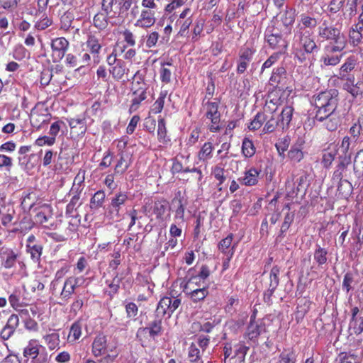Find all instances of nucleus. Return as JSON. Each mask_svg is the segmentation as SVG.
<instances>
[{"label":"nucleus","mask_w":363,"mask_h":363,"mask_svg":"<svg viewBox=\"0 0 363 363\" xmlns=\"http://www.w3.org/2000/svg\"><path fill=\"white\" fill-rule=\"evenodd\" d=\"M131 164V155L129 153H123L121 159L116 167V171L118 173H123Z\"/></svg>","instance_id":"obj_35"},{"label":"nucleus","mask_w":363,"mask_h":363,"mask_svg":"<svg viewBox=\"0 0 363 363\" xmlns=\"http://www.w3.org/2000/svg\"><path fill=\"white\" fill-rule=\"evenodd\" d=\"M192 23V19L191 17H188L184 20H180L178 19L177 21V24H179L180 26V30L179 31V33L181 35H183L184 33L189 28V26Z\"/></svg>","instance_id":"obj_57"},{"label":"nucleus","mask_w":363,"mask_h":363,"mask_svg":"<svg viewBox=\"0 0 363 363\" xmlns=\"http://www.w3.org/2000/svg\"><path fill=\"white\" fill-rule=\"evenodd\" d=\"M294 354L292 352H284L280 354L278 363H294Z\"/></svg>","instance_id":"obj_63"},{"label":"nucleus","mask_w":363,"mask_h":363,"mask_svg":"<svg viewBox=\"0 0 363 363\" xmlns=\"http://www.w3.org/2000/svg\"><path fill=\"white\" fill-rule=\"evenodd\" d=\"M337 153V145L335 143H330L327 148L323 150L321 163L324 167L328 168L331 166Z\"/></svg>","instance_id":"obj_18"},{"label":"nucleus","mask_w":363,"mask_h":363,"mask_svg":"<svg viewBox=\"0 0 363 363\" xmlns=\"http://www.w3.org/2000/svg\"><path fill=\"white\" fill-rule=\"evenodd\" d=\"M181 304V300L176 297L162 298L157 306L156 313L157 315L163 316L167 314L170 316L174 311H176Z\"/></svg>","instance_id":"obj_5"},{"label":"nucleus","mask_w":363,"mask_h":363,"mask_svg":"<svg viewBox=\"0 0 363 363\" xmlns=\"http://www.w3.org/2000/svg\"><path fill=\"white\" fill-rule=\"evenodd\" d=\"M55 143V139L54 137H51L50 135H44L39 137L35 141V145L39 147H43L45 145L52 146Z\"/></svg>","instance_id":"obj_53"},{"label":"nucleus","mask_w":363,"mask_h":363,"mask_svg":"<svg viewBox=\"0 0 363 363\" xmlns=\"http://www.w3.org/2000/svg\"><path fill=\"white\" fill-rule=\"evenodd\" d=\"M294 52L295 55V57L300 62H306V65H309V67L312 65V62L308 59V55L309 53H306V51L301 47H298L295 45H294Z\"/></svg>","instance_id":"obj_43"},{"label":"nucleus","mask_w":363,"mask_h":363,"mask_svg":"<svg viewBox=\"0 0 363 363\" xmlns=\"http://www.w3.org/2000/svg\"><path fill=\"white\" fill-rule=\"evenodd\" d=\"M139 91L133 94V98L132 99V104L130 110L131 111H136L140 103L147 98L146 91L138 90Z\"/></svg>","instance_id":"obj_41"},{"label":"nucleus","mask_w":363,"mask_h":363,"mask_svg":"<svg viewBox=\"0 0 363 363\" xmlns=\"http://www.w3.org/2000/svg\"><path fill=\"white\" fill-rule=\"evenodd\" d=\"M347 44L346 36L341 33L337 34L335 37L330 41L329 44L325 47L326 50L329 52H341Z\"/></svg>","instance_id":"obj_16"},{"label":"nucleus","mask_w":363,"mask_h":363,"mask_svg":"<svg viewBox=\"0 0 363 363\" xmlns=\"http://www.w3.org/2000/svg\"><path fill=\"white\" fill-rule=\"evenodd\" d=\"M354 170L359 174H363V150L356 154L354 160Z\"/></svg>","instance_id":"obj_50"},{"label":"nucleus","mask_w":363,"mask_h":363,"mask_svg":"<svg viewBox=\"0 0 363 363\" xmlns=\"http://www.w3.org/2000/svg\"><path fill=\"white\" fill-rule=\"evenodd\" d=\"M161 320H157L151 323L148 327L140 328L137 333L138 337L140 339L142 337L155 339L161 333Z\"/></svg>","instance_id":"obj_11"},{"label":"nucleus","mask_w":363,"mask_h":363,"mask_svg":"<svg viewBox=\"0 0 363 363\" xmlns=\"http://www.w3.org/2000/svg\"><path fill=\"white\" fill-rule=\"evenodd\" d=\"M256 152V148L251 140L244 138L242 144V152L245 157H252Z\"/></svg>","instance_id":"obj_37"},{"label":"nucleus","mask_w":363,"mask_h":363,"mask_svg":"<svg viewBox=\"0 0 363 363\" xmlns=\"http://www.w3.org/2000/svg\"><path fill=\"white\" fill-rule=\"evenodd\" d=\"M159 39V33L156 31L151 32L147 35L146 47L151 48L155 47Z\"/></svg>","instance_id":"obj_58"},{"label":"nucleus","mask_w":363,"mask_h":363,"mask_svg":"<svg viewBox=\"0 0 363 363\" xmlns=\"http://www.w3.org/2000/svg\"><path fill=\"white\" fill-rule=\"evenodd\" d=\"M337 96L335 90L323 91L314 96L313 104L317 108L315 119H322L323 114L337 110Z\"/></svg>","instance_id":"obj_1"},{"label":"nucleus","mask_w":363,"mask_h":363,"mask_svg":"<svg viewBox=\"0 0 363 363\" xmlns=\"http://www.w3.org/2000/svg\"><path fill=\"white\" fill-rule=\"evenodd\" d=\"M277 128H279V122L278 119L275 120L274 118H271L264 125L263 130L264 133H272Z\"/></svg>","instance_id":"obj_61"},{"label":"nucleus","mask_w":363,"mask_h":363,"mask_svg":"<svg viewBox=\"0 0 363 363\" xmlns=\"http://www.w3.org/2000/svg\"><path fill=\"white\" fill-rule=\"evenodd\" d=\"M188 358L192 363H203L201 358L200 350L194 343H192L189 347Z\"/></svg>","instance_id":"obj_39"},{"label":"nucleus","mask_w":363,"mask_h":363,"mask_svg":"<svg viewBox=\"0 0 363 363\" xmlns=\"http://www.w3.org/2000/svg\"><path fill=\"white\" fill-rule=\"evenodd\" d=\"M72 284V282L69 278L65 280L61 292V296L62 298L68 299L70 298L71 295L74 293L72 286L71 285Z\"/></svg>","instance_id":"obj_54"},{"label":"nucleus","mask_w":363,"mask_h":363,"mask_svg":"<svg viewBox=\"0 0 363 363\" xmlns=\"http://www.w3.org/2000/svg\"><path fill=\"white\" fill-rule=\"evenodd\" d=\"M255 50L250 48L245 47L240 51L239 58L242 60L251 61Z\"/></svg>","instance_id":"obj_59"},{"label":"nucleus","mask_w":363,"mask_h":363,"mask_svg":"<svg viewBox=\"0 0 363 363\" xmlns=\"http://www.w3.org/2000/svg\"><path fill=\"white\" fill-rule=\"evenodd\" d=\"M189 298L196 303L203 301L208 294L207 286L202 287L199 289H192L191 292L186 294Z\"/></svg>","instance_id":"obj_30"},{"label":"nucleus","mask_w":363,"mask_h":363,"mask_svg":"<svg viewBox=\"0 0 363 363\" xmlns=\"http://www.w3.org/2000/svg\"><path fill=\"white\" fill-rule=\"evenodd\" d=\"M357 59L354 56H350L347 58L345 63L341 66L339 72V77L342 79L347 77L348 73L350 72L355 67Z\"/></svg>","instance_id":"obj_27"},{"label":"nucleus","mask_w":363,"mask_h":363,"mask_svg":"<svg viewBox=\"0 0 363 363\" xmlns=\"http://www.w3.org/2000/svg\"><path fill=\"white\" fill-rule=\"evenodd\" d=\"M155 11L143 9L138 19L135 23V26L142 28H148L155 24Z\"/></svg>","instance_id":"obj_13"},{"label":"nucleus","mask_w":363,"mask_h":363,"mask_svg":"<svg viewBox=\"0 0 363 363\" xmlns=\"http://www.w3.org/2000/svg\"><path fill=\"white\" fill-rule=\"evenodd\" d=\"M325 52L324 55L322 57V61L323 62V64L325 66H335L340 62L342 57V54L340 55H333V53L334 52H329L328 50H326L325 48Z\"/></svg>","instance_id":"obj_31"},{"label":"nucleus","mask_w":363,"mask_h":363,"mask_svg":"<svg viewBox=\"0 0 363 363\" xmlns=\"http://www.w3.org/2000/svg\"><path fill=\"white\" fill-rule=\"evenodd\" d=\"M69 126L71 129V134L74 137L82 136L86 131V121L84 118L67 119Z\"/></svg>","instance_id":"obj_17"},{"label":"nucleus","mask_w":363,"mask_h":363,"mask_svg":"<svg viewBox=\"0 0 363 363\" xmlns=\"http://www.w3.org/2000/svg\"><path fill=\"white\" fill-rule=\"evenodd\" d=\"M42 111L46 112V110L44 109L43 105L38 104L32 109L30 113V121L32 125L38 128H39L41 125L45 122L47 118L46 114L40 113Z\"/></svg>","instance_id":"obj_19"},{"label":"nucleus","mask_w":363,"mask_h":363,"mask_svg":"<svg viewBox=\"0 0 363 363\" xmlns=\"http://www.w3.org/2000/svg\"><path fill=\"white\" fill-rule=\"evenodd\" d=\"M107 347V338L102 334L98 335L91 345V352L95 357L102 355Z\"/></svg>","instance_id":"obj_23"},{"label":"nucleus","mask_w":363,"mask_h":363,"mask_svg":"<svg viewBox=\"0 0 363 363\" xmlns=\"http://www.w3.org/2000/svg\"><path fill=\"white\" fill-rule=\"evenodd\" d=\"M28 251L30 254L31 258L35 261L37 262L40 257L41 252H42V247L40 245H35L33 246H28Z\"/></svg>","instance_id":"obj_56"},{"label":"nucleus","mask_w":363,"mask_h":363,"mask_svg":"<svg viewBox=\"0 0 363 363\" xmlns=\"http://www.w3.org/2000/svg\"><path fill=\"white\" fill-rule=\"evenodd\" d=\"M294 186H296V191H289V189L290 187V185L289 184L287 186H286V196L289 198L294 199L297 196L298 193H304L306 190L308 184L307 177L305 175L301 176L299 178H298L296 182L293 184Z\"/></svg>","instance_id":"obj_22"},{"label":"nucleus","mask_w":363,"mask_h":363,"mask_svg":"<svg viewBox=\"0 0 363 363\" xmlns=\"http://www.w3.org/2000/svg\"><path fill=\"white\" fill-rule=\"evenodd\" d=\"M167 208L168 204L166 201H157L155 203L153 211L157 219L164 221L169 218V213L166 214Z\"/></svg>","instance_id":"obj_26"},{"label":"nucleus","mask_w":363,"mask_h":363,"mask_svg":"<svg viewBox=\"0 0 363 363\" xmlns=\"http://www.w3.org/2000/svg\"><path fill=\"white\" fill-rule=\"evenodd\" d=\"M335 175L337 177V179H341L340 173L335 172ZM337 191L339 194H341L344 197H347L348 195H350L351 191V184L347 180H340L337 187Z\"/></svg>","instance_id":"obj_38"},{"label":"nucleus","mask_w":363,"mask_h":363,"mask_svg":"<svg viewBox=\"0 0 363 363\" xmlns=\"http://www.w3.org/2000/svg\"><path fill=\"white\" fill-rule=\"evenodd\" d=\"M105 199V194L104 191H98L91 199V203L96 206H101Z\"/></svg>","instance_id":"obj_64"},{"label":"nucleus","mask_w":363,"mask_h":363,"mask_svg":"<svg viewBox=\"0 0 363 363\" xmlns=\"http://www.w3.org/2000/svg\"><path fill=\"white\" fill-rule=\"evenodd\" d=\"M265 330L262 320H255V313L251 315L250 323L245 332V337L250 340H255Z\"/></svg>","instance_id":"obj_9"},{"label":"nucleus","mask_w":363,"mask_h":363,"mask_svg":"<svg viewBox=\"0 0 363 363\" xmlns=\"http://www.w3.org/2000/svg\"><path fill=\"white\" fill-rule=\"evenodd\" d=\"M23 357L31 359V363H48V354L38 340L31 339L28 342L23 352Z\"/></svg>","instance_id":"obj_2"},{"label":"nucleus","mask_w":363,"mask_h":363,"mask_svg":"<svg viewBox=\"0 0 363 363\" xmlns=\"http://www.w3.org/2000/svg\"><path fill=\"white\" fill-rule=\"evenodd\" d=\"M233 236L231 235L227 236L223 239L218 245L220 250L224 253L229 254V258L230 259L233 255L234 245L232 246Z\"/></svg>","instance_id":"obj_34"},{"label":"nucleus","mask_w":363,"mask_h":363,"mask_svg":"<svg viewBox=\"0 0 363 363\" xmlns=\"http://www.w3.org/2000/svg\"><path fill=\"white\" fill-rule=\"evenodd\" d=\"M82 335V325L79 322L72 324L68 335L69 342H74L78 340Z\"/></svg>","instance_id":"obj_45"},{"label":"nucleus","mask_w":363,"mask_h":363,"mask_svg":"<svg viewBox=\"0 0 363 363\" xmlns=\"http://www.w3.org/2000/svg\"><path fill=\"white\" fill-rule=\"evenodd\" d=\"M294 107L291 103L286 102L279 116V128L282 130L288 129L294 114Z\"/></svg>","instance_id":"obj_12"},{"label":"nucleus","mask_w":363,"mask_h":363,"mask_svg":"<svg viewBox=\"0 0 363 363\" xmlns=\"http://www.w3.org/2000/svg\"><path fill=\"white\" fill-rule=\"evenodd\" d=\"M266 118L264 113H258L254 119L250 122L248 128L251 130L259 129L265 121Z\"/></svg>","instance_id":"obj_48"},{"label":"nucleus","mask_w":363,"mask_h":363,"mask_svg":"<svg viewBox=\"0 0 363 363\" xmlns=\"http://www.w3.org/2000/svg\"><path fill=\"white\" fill-rule=\"evenodd\" d=\"M280 270L279 268L277 266L273 267L270 272V284H269V290L271 293H273L274 290L277 289V287L279 285V274Z\"/></svg>","instance_id":"obj_42"},{"label":"nucleus","mask_w":363,"mask_h":363,"mask_svg":"<svg viewBox=\"0 0 363 363\" xmlns=\"http://www.w3.org/2000/svg\"><path fill=\"white\" fill-rule=\"evenodd\" d=\"M213 150V146L211 142L205 143L198 153L199 160L203 162L210 160L212 157Z\"/></svg>","instance_id":"obj_32"},{"label":"nucleus","mask_w":363,"mask_h":363,"mask_svg":"<svg viewBox=\"0 0 363 363\" xmlns=\"http://www.w3.org/2000/svg\"><path fill=\"white\" fill-rule=\"evenodd\" d=\"M147 84L144 82V79L142 78V77L140 75L139 72H137L135 74L132 82L131 90L133 94L139 91L138 90L147 91Z\"/></svg>","instance_id":"obj_33"},{"label":"nucleus","mask_w":363,"mask_h":363,"mask_svg":"<svg viewBox=\"0 0 363 363\" xmlns=\"http://www.w3.org/2000/svg\"><path fill=\"white\" fill-rule=\"evenodd\" d=\"M45 344L50 350L58 347L60 344V336L56 333L46 335L43 337Z\"/></svg>","instance_id":"obj_40"},{"label":"nucleus","mask_w":363,"mask_h":363,"mask_svg":"<svg viewBox=\"0 0 363 363\" xmlns=\"http://www.w3.org/2000/svg\"><path fill=\"white\" fill-rule=\"evenodd\" d=\"M125 63L122 60H118L117 63L110 69V73L112 77L118 80L122 79L128 72Z\"/></svg>","instance_id":"obj_28"},{"label":"nucleus","mask_w":363,"mask_h":363,"mask_svg":"<svg viewBox=\"0 0 363 363\" xmlns=\"http://www.w3.org/2000/svg\"><path fill=\"white\" fill-rule=\"evenodd\" d=\"M340 32V29L328 24L326 21H324L322 25L318 27L319 37L329 41L332 40Z\"/></svg>","instance_id":"obj_21"},{"label":"nucleus","mask_w":363,"mask_h":363,"mask_svg":"<svg viewBox=\"0 0 363 363\" xmlns=\"http://www.w3.org/2000/svg\"><path fill=\"white\" fill-rule=\"evenodd\" d=\"M64 123L61 121H57L52 123L49 130V135H50L51 137H54L56 140V137L61 129L62 125Z\"/></svg>","instance_id":"obj_62"},{"label":"nucleus","mask_w":363,"mask_h":363,"mask_svg":"<svg viewBox=\"0 0 363 363\" xmlns=\"http://www.w3.org/2000/svg\"><path fill=\"white\" fill-rule=\"evenodd\" d=\"M302 48L306 53H312L317 50V45L309 30L297 31L294 36L295 45Z\"/></svg>","instance_id":"obj_4"},{"label":"nucleus","mask_w":363,"mask_h":363,"mask_svg":"<svg viewBox=\"0 0 363 363\" xmlns=\"http://www.w3.org/2000/svg\"><path fill=\"white\" fill-rule=\"evenodd\" d=\"M267 42L272 48H286L284 41L281 37L278 34H269L266 35Z\"/></svg>","instance_id":"obj_36"},{"label":"nucleus","mask_w":363,"mask_h":363,"mask_svg":"<svg viewBox=\"0 0 363 363\" xmlns=\"http://www.w3.org/2000/svg\"><path fill=\"white\" fill-rule=\"evenodd\" d=\"M327 251L323 248L318 247L314 253V259L319 265L323 264L327 261Z\"/></svg>","instance_id":"obj_55"},{"label":"nucleus","mask_w":363,"mask_h":363,"mask_svg":"<svg viewBox=\"0 0 363 363\" xmlns=\"http://www.w3.org/2000/svg\"><path fill=\"white\" fill-rule=\"evenodd\" d=\"M350 146V138L348 136L344 137L340 147V158L341 160L340 165L343 167H347L350 162L351 155L349 152Z\"/></svg>","instance_id":"obj_20"},{"label":"nucleus","mask_w":363,"mask_h":363,"mask_svg":"<svg viewBox=\"0 0 363 363\" xmlns=\"http://www.w3.org/2000/svg\"><path fill=\"white\" fill-rule=\"evenodd\" d=\"M350 330L352 333L360 334L363 332V316L351 319L350 323Z\"/></svg>","instance_id":"obj_44"},{"label":"nucleus","mask_w":363,"mask_h":363,"mask_svg":"<svg viewBox=\"0 0 363 363\" xmlns=\"http://www.w3.org/2000/svg\"><path fill=\"white\" fill-rule=\"evenodd\" d=\"M363 30V25L357 23L349 32L350 43L356 46L362 42V35L361 32Z\"/></svg>","instance_id":"obj_25"},{"label":"nucleus","mask_w":363,"mask_h":363,"mask_svg":"<svg viewBox=\"0 0 363 363\" xmlns=\"http://www.w3.org/2000/svg\"><path fill=\"white\" fill-rule=\"evenodd\" d=\"M115 0H101V9L108 16L113 17L116 12L114 11Z\"/></svg>","instance_id":"obj_46"},{"label":"nucleus","mask_w":363,"mask_h":363,"mask_svg":"<svg viewBox=\"0 0 363 363\" xmlns=\"http://www.w3.org/2000/svg\"><path fill=\"white\" fill-rule=\"evenodd\" d=\"M322 119H315L319 122H323V125L330 130H335L340 125L342 121V114L337 110L323 114Z\"/></svg>","instance_id":"obj_8"},{"label":"nucleus","mask_w":363,"mask_h":363,"mask_svg":"<svg viewBox=\"0 0 363 363\" xmlns=\"http://www.w3.org/2000/svg\"><path fill=\"white\" fill-rule=\"evenodd\" d=\"M305 140L303 138H298L296 140L288 152V156L291 160L298 162L303 158L304 152L303 150Z\"/></svg>","instance_id":"obj_15"},{"label":"nucleus","mask_w":363,"mask_h":363,"mask_svg":"<svg viewBox=\"0 0 363 363\" xmlns=\"http://www.w3.org/2000/svg\"><path fill=\"white\" fill-rule=\"evenodd\" d=\"M68 46V41L63 37L56 38L52 40V57L54 62H58L62 59Z\"/></svg>","instance_id":"obj_7"},{"label":"nucleus","mask_w":363,"mask_h":363,"mask_svg":"<svg viewBox=\"0 0 363 363\" xmlns=\"http://www.w3.org/2000/svg\"><path fill=\"white\" fill-rule=\"evenodd\" d=\"M167 130L165 125V121L164 118H160L158 120V127H157V137L158 140L161 143L167 142Z\"/></svg>","instance_id":"obj_52"},{"label":"nucleus","mask_w":363,"mask_h":363,"mask_svg":"<svg viewBox=\"0 0 363 363\" xmlns=\"http://www.w3.org/2000/svg\"><path fill=\"white\" fill-rule=\"evenodd\" d=\"M206 284L205 281H201V277H193L188 280V281L184 286V292L185 294L191 292L192 289H199L202 287H206Z\"/></svg>","instance_id":"obj_29"},{"label":"nucleus","mask_w":363,"mask_h":363,"mask_svg":"<svg viewBox=\"0 0 363 363\" xmlns=\"http://www.w3.org/2000/svg\"><path fill=\"white\" fill-rule=\"evenodd\" d=\"M86 46L91 53L97 54L101 50V45L99 40L94 36H89L86 41Z\"/></svg>","instance_id":"obj_51"},{"label":"nucleus","mask_w":363,"mask_h":363,"mask_svg":"<svg viewBox=\"0 0 363 363\" xmlns=\"http://www.w3.org/2000/svg\"><path fill=\"white\" fill-rule=\"evenodd\" d=\"M128 200V195L124 192H119L112 199L108 211V216L111 219L120 218V211L121 206L125 204Z\"/></svg>","instance_id":"obj_6"},{"label":"nucleus","mask_w":363,"mask_h":363,"mask_svg":"<svg viewBox=\"0 0 363 363\" xmlns=\"http://www.w3.org/2000/svg\"><path fill=\"white\" fill-rule=\"evenodd\" d=\"M316 26V21L315 18L303 16L301 17V23L298 24V31L306 30V28H313Z\"/></svg>","instance_id":"obj_47"},{"label":"nucleus","mask_w":363,"mask_h":363,"mask_svg":"<svg viewBox=\"0 0 363 363\" xmlns=\"http://www.w3.org/2000/svg\"><path fill=\"white\" fill-rule=\"evenodd\" d=\"M166 97V94L160 93L159 97L155 101V102L153 104L150 112L157 114L160 113L164 107V99Z\"/></svg>","instance_id":"obj_49"},{"label":"nucleus","mask_w":363,"mask_h":363,"mask_svg":"<svg viewBox=\"0 0 363 363\" xmlns=\"http://www.w3.org/2000/svg\"><path fill=\"white\" fill-rule=\"evenodd\" d=\"M94 24L96 28L103 29L107 26V20L103 14L99 13L94 18Z\"/></svg>","instance_id":"obj_60"},{"label":"nucleus","mask_w":363,"mask_h":363,"mask_svg":"<svg viewBox=\"0 0 363 363\" xmlns=\"http://www.w3.org/2000/svg\"><path fill=\"white\" fill-rule=\"evenodd\" d=\"M205 116L211 121L209 130L216 132L220 129V114L218 112V104L216 101H208L204 105Z\"/></svg>","instance_id":"obj_3"},{"label":"nucleus","mask_w":363,"mask_h":363,"mask_svg":"<svg viewBox=\"0 0 363 363\" xmlns=\"http://www.w3.org/2000/svg\"><path fill=\"white\" fill-rule=\"evenodd\" d=\"M285 104L284 99L281 96V91L280 89H274L268 94L264 109L266 111H275L278 106Z\"/></svg>","instance_id":"obj_10"},{"label":"nucleus","mask_w":363,"mask_h":363,"mask_svg":"<svg viewBox=\"0 0 363 363\" xmlns=\"http://www.w3.org/2000/svg\"><path fill=\"white\" fill-rule=\"evenodd\" d=\"M18 255L10 248L1 247L0 249V258L1 265L6 269H10L14 267Z\"/></svg>","instance_id":"obj_14"},{"label":"nucleus","mask_w":363,"mask_h":363,"mask_svg":"<svg viewBox=\"0 0 363 363\" xmlns=\"http://www.w3.org/2000/svg\"><path fill=\"white\" fill-rule=\"evenodd\" d=\"M260 171L255 167H251L245 172L244 176L241 178L242 183L245 186L255 185L258 182Z\"/></svg>","instance_id":"obj_24"}]
</instances>
